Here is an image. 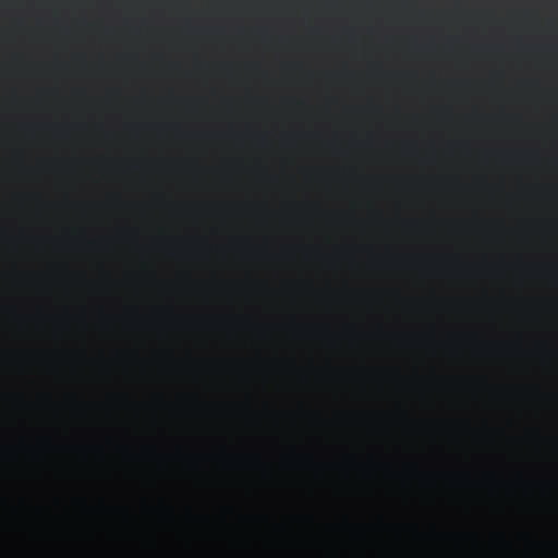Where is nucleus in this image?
Here are the masks:
<instances>
[{
  "instance_id": "f257e3e1",
  "label": "nucleus",
  "mask_w": 558,
  "mask_h": 558,
  "mask_svg": "<svg viewBox=\"0 0 558 558\" xmlns=\"http://www.w3.org/2000/svg\"><path fill=\"white\" fill-rule=\"evenodd\" d=\"M238 521L241 523H269V517L267 515H248L238 514Z\"/></svg>"
},
{
  "instance_id": "39448f33",
  "label": "nucleus",
  "mask_w": 558,
  "mask_h": 558,
  "mask_svg": "<svg viewBox=\"0 0 558 558\" xmlns=\"http://www.w3.org/2000/svg\"><path fill=\"white\" fill-rule=\"evenodd\" d=\"M375 522L378 526H387V519H385L383 515H376Z\"/></svg>"
},
{
  "instance_id": "f03ea898",
  "label": "nucleus",
  "mask_w": 558,
  "mask_h": 558,
  "mask_svg": "<svg viewBox=\"0 0 558 558\" xmlns=\"http://www.w3.org/2000/svg\"><path fill=\"white\" fill-rule=\"evenodd\" d=\"M289 521L311 524V523L315 522L316 519H314L311 514H299V515L291 517V519H289Z\"/></svg>"
},
{
  "instance_id": "7ed1b4c3",
  "label": "nucleus",
  "mask_w": 558,
  "mask_h": 558,
  "mask_svg": "<svg viewBox=\"0 0 558 558\" xmlns=\"http://www.w3.org/2000/svg\"><path fill=\"white\" fill-rule=\"evenodd\" d=\"M185 521L193 522V523H205L208 521L204 515H195L192 514L191 511H185L184 514Z\"/></svg>"
},
{
  "instance_id": "423d86ee",
  "label": "nucleus",
  "mask_w": 558,
  "mask_h": 558,
  "mask_svg": "<svg viewBox=\"0 0 558 558\" xmlns=\"http://www.w3.org/2000/svg\"><path fill=\"white\" fill-rule=\"evenodd\" d=\"M341 523L347 525V523H349V519L347 517H341Z\"/></svg>"
},
{
  "instance_id": "20e7f679",
  "label": "nucleus",
  "mask_w": 558,
  "mask_h": 558,
  "mask_svg": "<svg viewBox=\"0 0 558 558\" xmlns=\"http://www.w3.org/2000/svg\"><path fill=\"white\" fill-rule=\"evenodd\" d=\"M158 518H160L159 521H161V522H167V523L173 522V519H172L173 515H171L169 512H167L165 514H159Z\"/></svg>"
}]
</instances>
